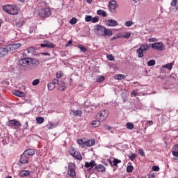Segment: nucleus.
<instances>
[{
	"mask_svg": "<svg viewBox=\"0 0 178 178\" xmlns=\"http://www.w3.org/2000/svg\"><path fill=\"white\" fill-rule=\"evenodd\" d=\"M8 126H16L17 127H22V124L16 120H10L8 121Z\"/></svg>",
	"mask_w": 178,
	"mask_h": 178,
	"instance_id": "13",
	"label": "nucleus"
},
{
	"mask_svg": "<svg viewBox=\"0 0 178 178\" xmlns=\"http://www.w3.org/2000/svg\"><path fill=\"white\" fill-rule=\"evenodd\" d=\"M44 42H46L47 48H55V44L48 40H44Z\"/></svg>",
	"mask_w": 178,
	"mask_h": 178,
	"instance_id": "27",
	"label": "nucleus"
},
{
	"mask_svg": "<svg viewBox=\"0 0 178 178\" xmlns=\"http://www.w3.org/2000/svg\"><path fill=\"white\" fill-rule=\"evenodd\" d=\"M20 47H22V44L14 43V44H9L8 46V51H15L16 49H18V48H20Z\"/></svg>",
	"mask_w": 178,
	"mask_h": 178,
	"instance_id": "10",
	"label": "nucleus"
},
{
	"mask_svg": "<svg viewBox=\"0 0 178 178\" xmlns=\"http://www.w3.org/2000/svg\"><path fill=\"white\" fill-rule=\"evenodd\" d=\"M72 42H73V41L69 40V42L65 44V47H70V45H72Z\"/></svg>",
	"mask_w": 178,
	"mask_h": 178,
	"instance_id": "59",
	"label": "nucleus"
},
{
	"mask_svg": "<svg viewBox=\"0 0 178 178\" xmlns=\"http://www.w3.org/2000/svg\"><path fill=\"white\" fill-rule=\"evenodd\" d=\"M164 68L168 69V70H172L173 67V64L172 63H168L165 65L163 66Z\"/></svg>",
	"mask_w": 178,
	"mask_h": 178,
	"instance_id": "39",
	"label": "nucleus"
},
{
	"mask_svg": "<svg viewBox=\"0 0 178 178\" xmlns=\"http://www.w3.org/2000/svg\"><path fill=\"white\" fill-rule=\"evenodd\" d=\"M149 41L150 42H155V41H156V38H150V39H149Z\"/></svg>",
	"mask_w": 178,
	"mask_h": 178,
	"instance_id": "61",
	"label": "nucleus"
},
{
	"mask_svg": "<svg viewBox=\"0 0 178 178\" xmlns=\"http://www.w3.org/2000/svg\"><path fill=\"white\" fill-rule=\"evenodd\" d=\"M66 90V83L63 81H60L58 83V91H65Z\"/></svg>",
	"mask_w": 178,
	"mask_h": 178,
	"instance_id": "14",
	"label": "nucleus"
},
{
	"mask_svg": "<svg viewBox=\"0 0 178 178\" xmlns=\"http://www.w3.org/2000/svg\"><path fill=\"white\" fill-rule=\"evenodd\" d=\"M138 153L141 156H145V152H144V150L143 149H138Z\"/></svg>",
	"mask_w": 178,
	"mask_h": 178,
	"instance_id": "50",
	"label": "nucleus"
},
{
	"mask_svg": "<svg viewBox=\"0 0 178 178\" xmlns=\"http://www.w3.org/2000/svg\"><path fill=\"white\" fill-rule=\"evenodd\" d=\"M77 48H79L81 52L86 53L87 51V48L82 44H79Z\"/></svg>",
	"mask_w": 178,
	"mask_h": 178,
	"instance_id": "31",
	"label": "nucleus"
},
{
	"mask_svg": "<svg viewBox=\"0 0 178 178\" xmlns=\"http://www.w3.org/2000/svg\"><path fill=\"white\" fill-rule=\"evenodd\" d=\"M19 163H22V165L29 163V157L26 154H24V153H23L20 156Z\"/></svg>",
	"mask_w": 178,
	"mask_h": 178,
	"instance_id": "11",
	"label": "nucleus"
},
{
	"mask_svg": "<svg viewBox=\"0 0 178 178\" xmlns=\"http://www.w3.org/2000/svg\"><path fill=\"white\" fill-rule=\"evenodd\" d=\"M29 175H30V171L29 170H22L19 174L20 177H27V176H29Z\"/></svg>",
	"mask_w": 178,
	"mask_h": 178,
	"instance_id": "23",
	"label": "nucleus"
},
{
	"mask_svg": "<svg viewBox=\"0 0 178 178\" xmlns=\"http://www.w3.org/2000/svg\"><path fill=\"white\" fill-rule=\"evenodd\" d=\"M104 80H105V77H104V76H100L97 79V82L101 83V82L104 81Z\"/></svg>",
	"mask_w": 178,
	"mask_h": 178,
	"instance_id": "45",
	"label": "nucleus"
},
{
	"mask_svg": "<svg viewBox=\"0 0 178 178\" xmlns=\"http://www.w3.org/2000/svg\"><path fill=\"white\" fill-rule=\"evenodd\" d=\"M133 170H134V167H133V165H128L127 167V173H131V172H133Z\"/></svg>",
	"mask_w": 178,
	"mask_h": 178,
	"instance_id": "36",
	"label": "nucleus"
},
{
	"mask_svg": "<svg viewBox=\"0 0 178 178\" xmlns=\"http://www.w3.org/2000/svg\"><path fill=\"white\" fill-rule=\"evenodd\" d=\"M3 10L6 12V13H8V15H12L15 16L16 15H19V13L20 12V8H19V7H17V6L15 4H7L3 6Z\"/></svg>",
	"mask_w": 178,
	"mask_h": 178,
	"instance_id": "2",
	"label": "nucleus"
},
{
	"mask_svg": "<svg viewBox=\"0 0 178 178\" xmlns=\"http://www.w3.org/2000/svg\"><path fill=\"white\" fill-rule=\"evenodd\" d=\"M126 127L129 130H133L134 129V124L133 123H131V122H127L126 124Z\"/></svg>",
	"mask_w": 178,
	"mask_h": 178,
	"instance_id": "30",
	"label": "nucleus"
},
{
	"mask_svg": "<svg viewBox=\"0 0 178 178\" xmlns=\"http://www.w3.org/2000/svg\"><path fill=\"white\" fill-rule=\"evenodd\" d=\"M27 54H33L34 53V47H31L26 49Z\"/></svg>",
	"mask_w": 178,
	"mask_h": 178,
	"instance_id": "40",
	"label": "nucleus"
},
{
	"mask_svg": "<svg viewBox=\"0 0 178 178\" xmlns=\"http://www.w3.org/2000/svg\"><path fill=\"white\" fill-rule=\"evenodd\" d=\"M137 95H138V91H137V90H133L131 92V97H137Z\"/></svg>",
	"mask_w": 178,
	"mask_h": 178,
	"instance_id": "44",
	"label": "nucleus"
},
{
	"mask_svg": "<svg viewBox=\"0 0 178 178\" xmlns=\"http://www.w3.org/2000/svg\"><path fill=\"white\" fill-rule=\"evenodd\" d=\"M101 124V121L99 120H94L92 122V126L95 127H98Z\"/></svg>",
	"mask_w": 178,
	"mask_h": 178,
	"instance_id": "29",
	"label": "nucleus"
},
{
	"mask_svg": "<svg viewBox=\"0 0 178 178\" xmlns=\"http://www.w3.org/2000/svg\"><path fill=\"white\" fill-rule=\"evenodd\" d=\"M106 24L109 27H115L116 26H119V23H118V22H116L115 20H113V19H108L106 22Z\"/></svg>",
	"mask_w": 178,
	"mask_h": 178,
	"instance_id": "15",
	"label": "nucleus"
},
{
	"mask_svg": "<svg viewBox=\"0 0 178 178\" xmlns=\"http://www.w3.org/2000/svg\"><path fill=\"white\" fill-rule=\"evenodd\" d=\"M55 85L52 83V82L47 84V88L49 90V91H52L55 88Z\"/></svg>",
	"mask_w": 178,
	"mask_h": 178,
	"instance_id": "33",
	"label": "nucleus"
},
{
	"mask_svg": "<svg viewBox=\"0 0 178 178\" xmlns=\"http://www.w3.org/2000/svg\"><path fill=\"white\" fill-rule=\"evenodd\" d=\"M152 170L154 172H159V167L156 166V165H154L152 167Z\"/></svg>",
	"mask_w": 178,
	"mask_h": 178,
	"instance_id": "53",
	"label": "nucleus"
},
{
	"mask_svg": "<svg viewBox=\"0 0 178 178\" xmlns=\"http://www.w3.org/2000/svg\"><path fill=\"white\" fill-rule=\"evenodd\" d=\"M131 35V33L127 32L125 35H124V38H130V36Z\"/></svg>",
	"mask_w": 178,
	"mask_h": 178,
	"instance_id": "52",
	"label": "nucleus"
},
{
	"mask_svg": "<svg viewBox=\"0 0 178 178\" xmlns=\"http://www.w3.org/2000/svg\"><path fill=\"white\" fill-rule=\"evenodd\" d=\"M155 63H156L155 60H149L147 62V65H149V66H154L155 65Z\"/></svg>",
	"mask_w": 178,
	"mask_h": 178,
	"instance_id": "42",
	"label": "nucleus"
},
{
	"mask_svg": "<svg viewBox=\"0 0 178 178\" xmlns=\"http://www.w3.org/2000/svg\"><path fill=\"white\" fill-rule=\"evenodd\" d=\"M117 38H124V35H123L122 33H118L117 35Z\"/></svg>",
	"mask_w": 178,
	"mask_h": 178,
	"instance_id": "57",
	"label": "nucleus"
},
{
	"mask_svg": "<svg viewBox=\"0 0 178 178\" xmlns=\"http://www.w3.org/2000/svg\"><path fill=\"white\" fill-rule=\"evenodd\" d=\"M51 15V8H49V7L42 8L39 11V15L40 17H49Z\"/></svg>",
	"mask_w": 178,
	"mask_h": 178,
	"instance_id": "7",
	"label": "nucleus"
},
{
	"mask_svg": "<svg viewBox=\"0 0 178 178\" xmlns=\"http://www.w3.org/2000/svg\"><path fill=\"white\" fill-rule=\"evenodd\" d=\"M56 79H60L61 77H63V74L60 71L58 72L56 74Z\"/></svg>",
	"mask_w": 178,
	"mask_h": 178,
	"instance_id": "46",
	"label": "nucleus"
},
{
	"mask_svg": "<svg viewBox=\"0 0 178 178\" xmlns=\"http://www.w3.org/2000/svg\"><path fill=\"white\" fill-rule=\"evenodd\" d=\"M13 95L19 97H26V93L24 92H20L19 90H14Z\"/></svg>",
	"mask_w": 178,
	"mask_h": 178,
	"instance_id": "21",
	"label": "nucleus"
},
{
	"mask_svg": "<svg viewBox=\"0 0 178 178\" xmlns=\"http://www.w3.org/2000/svg\"><path fill=\"white\" fill-rule=\"evenodd\" d=\"M149 48H151V46L148 44H141L138 49L136 50L138 58H143L144 56V52L148 51Z\"/></svg>",
	"mask_w": 178,
	"mask_h": 178,
	"instance_id": "3",
	"label": "nucleus"
},
{
	"mask_svg": "<svg viewBox=\"0 0 178 178\" xmlns=\"http://www.w3.org/2000/svg\"><path fill=\"white\" fill-rule=\"evenodd\" d=\"M107 59L108 60H115V57L112 54H110L107 56Z\"/></svg>",
	"mask_w": 178,
	"mask_h": 178,
	"instance_id": "51",
	"label": "nucleus"
},
{
	"mask_svg": "<svg viewBox=\"0 0 178 178\" xmlns=\"http://www.w3.org/2000/svg\"><path fill=\"white\" fill-rule=\"evenodd\" d=\"M111 126H106V130H111Z\"/></svg>",
	"mask_w": 178,
	"mask_h": 178,
	"instance_id": "64",
	"label": "nucleus"
},
{
	"mask_svg": "<svg viewBox=\"0 0 178 178\" xmlns=\"http://www.w3.org/2000/svg\"><path fill=\"white\" fill-rule=\"evenodd\" d=\"M77 143L79 145H82V147H84L86 142L83 141V139H79L77 140Z\"/></svg>",
	"mask_w": 178,
	"mask_h": 178,
	"instance_id": "48",
	"label": "nucleus"
},
{
	"mask_svg": "<svg viewBox=\"0 0 178 178\" xmlns=\"http://www.w3.org/2000/svg\"><path fill=\"white\" fill-rule=\"evenodd\" d=\"M44 121V118L42 117H38L36 118V122L38 124H42V122Z\"/></svg>",
	"mask_w": 178,
	"mask_h": 178,
	"instance_id": "34",
	"label": "nucleus"
},
{
	"mask_svg": "<svg viewBox=\"0 0 178 178\" xmlns=\"http://www.w3.org/2000/svg\"><path fill=\"white\" fill-rule=\"evenodd\" d=\"M70 113L72 116H81V115H82L81 111H80L79 110H71Z\"/></svg>",
	"mask_w": 178,
	"mask_h": 178,
	"instance_id": "22",
	"label": "nucleus"
},
{
	"mask_svg": "<svg viewBox=\"0 0 178 178\" xmlns=\"http://www.w3.org/2000/svg\"><path fill=\"white\" fill-rule=\"evenodd\" d=\"M98 22H99V17H92V23H98Z\"/></svg>",
	"mask_w": 178,
	"mask_h": 178,
	"instance_id": "41",
	"label": "nucleus"
},
{
	"mask_svg": "<svg viewBox=\"0 0 178 178\" xmlns=\"http://www.w3.org/2000/svg\"><path fill=\"white\" fill-rule=\"evenodd\" d=\"M172 154L173 156H175V158H178V145H175L172 147Z\"/></svg>",
	"mask_w": 178,
	"mask_h": 178,
	"instance_id": "18",
	"label": "nucleus"
},
{
	"mask_svg": "<svg viewBox=\"0 0 178 178\" xmlns=\"http://www.w3.org/2000/svg\"><path fill=\"white\" fill-rule=\"evenodd\" d=\"M40 84V79H35L32 82V86H38Z\"/></svg>",
	"mask_w": 178,
	"mask_h": 178,
	"instance_id": "47",
	"label": "nucleus"
},
{
	"mask_svg": "<svg viewBox=\"0 0 178 178\" xmlns=\"http://www.w3.org/2000/svg\"><path fill=\"white\" fill-rule=\"evenodd\" d=\"M52 84L55 86V84H59V81L58 79H54L51 82Z\"/></svg>",
	"mask_w": 178,
	"mask_h": 178,
	"instance_id": "55",
	"label": "nucleus"
},
{
	"mask_svg": "<svg viewBox=\"0 0 178 178\" xmlns=\"http://www.w3.org/2000/svg\"><path fill=\"white\" fill-rule=\"evenodd\" d=\"M97 163H95V161H92L90 162H86L85 163V168L87 169H92L94 166H95Z\"/></svg>",
	"mask_w": 178,
	"mask_h": 178,
	"instance_id": "16",
	"label": "nucleus"
},
{
	"mask_svg": "<svg viewBox=\"0 0 178 178\" xmlns=\"http://www.w3.org/2000/svg\"><path fill=\"white\" fill-rule=\"evenodd\" d=\"M97 15H99V16H102L103 17H106L107 16L106 12L102 10H97Z\"/></svg>",
	"mask_w": 178,
	"mask_h": 178,
	"instance_id": "28",
	"label": "nucleus"
},
{
	"mask_svg": "<svg viewBox=\"0 0 178 178\" xmlns=\"http://www.w3.org/2000/svg\"><path fill=\"white\" fill-rule=\"evenodd\" d=\"M95 33L99 37H105V35L111 37L113 35V32H112L111 29H108L105 26L99 24L95 26Z\"/></svg>",
	"mask_w": 178,
	"mask_h": 178,
	"instance_id": "1",
	"label": "nucleus"
},
{
	"mask_svg": "<svg viewBox=\"0 0 178 178\" xmlns=\"http://www.w3.org/2000/svg\"><path fill=\"white\" fill-rule=\"evenodd\" d=\"M92 17L91 15H86L85 17V21L88 23L90 22H92Z\"/></svg>",
	"mask_w": 178,
	"mask_h": 178,
	"instance_id": "38",
	"label": "nucleus"
},
{
	"mask_svg": "<svg viewBox=\"0 0 178 178\" xmlns=\"http://www.w3.org/2000/svg\"><path fill=\"white\" fill-rule=\"evenodd\" d=\"M152 48L153 49H156V51H165V44L162 42H156L151 44Z\"/></svg>",
	"mask_w": 178,
	"mask_h": 178,
	"instance_id": "9",
	"label": "nucleus"
},
{
	"mask_svg": "<svg viewBox=\"0 0 178 178\" xmlns=\"http://www.w3.org/2000/svg\"><path fill=\"white\" fill-rule=\"evenodd\" d=\"M141 178H155V176H154L153 175H149L147 177H142Z\"/></svg>",
	"mask_w": 178,
	"mask_h": 178,
	"instance_id": "58",
	"label": "nucleus"
},
{
	"mask_svg": "<svg viewBox=\"0 0 178 178\" xmlns=\"http://www.w3.org/2000/svg\"><path fill=\"white\" fill-rule=\"evenodd\" d=\"M177 4V0H172V1L171 3V6H176Z\"/></svg>",
	"mask_w": 178,
	"mask_h": 178,
	"instance_id": "56",
	"label": "nucleus"
},
{
	"mask_svg": "<svg viewBox=\"0 0 178 178\" xmlns=\"http://www.w3.org/2000/svg\"><path fill=\"white\" fill-rule=\"evenodd\" d=\"M154 124V122L152 121H148L146 124H145V127H148L149 126H152Z\"/></svg>",
	"mask_w": 178,
	"mask_h": 178,
	"instance_id": "54",
	"label": "nucleus"
},
{
	"mask_svg": "<svg viewBox=\"0 0 178 178\" xmlns=\"http://www.w3.org/2000/svg\"><path fill=\"white\" fill-rule=\"evenodd\" d=\"M115 80H124L126 76L123 74H116L114 76Z\"/></svg>",
	"mask_w": 178,
	"mask_h": 178,
	"instance_id": "26",
	"label": "nucleus"
},
{
	"mask_svg": "<svg viewBox=\"0 0 178 178\" xmlns=\"http://www.w3.org/2000/svg\"><path fill=\"white\" fill-rule=\"evenodd\" d=\"M42 55H44L45 56H50L49 53H41Z\"/></svg>",
	"mask_w": 178,
	"mask_h": 178,
	"instance_id": "62",
	"label": "nucleus"
},
{
	"mask_svg": "<svg viewBox=\"0 0 178 178\" xmlns=\"http://www.w3.org/2000/svg\"><path fill=\"white\" fill-rule=\"evenodd\" d=\"M40 47L42 48H46L47 47V43L44 42V43L40 44Z\"/></svg>",
	"mask_w": 178,
	"mask_h": 178,
	"instance_id": "60",
	"label": "nucleus"
},
{
	"mask_svg": "<svg viewBox=\"0 0 178 178\" xmlns=\"http://www.w3.org/2000/svg\"><path fill=\"white\" fill-rule=\"evenodd\" d=\"M95 169L97 170V172H101L102 173L105 172V170H106L105 166H104L102 164H99L95 168Z\"/></svg>",
	"mask_w": 178,
	"mask_h": 178,
	"instance_id": "19",
	"label": "nucleus"
},
{
	"mask_svg": "<svg viewBox=\"0 0 178 178\" xmlns=\"http://www.w3.org/2000/svg\"><path fill=\"white\" fill-rule=\"evenodd\" d=\"M24 155L29 156H33L35 154V151L34 149H26L24 152Z\"/></svg>",
	"mask_w": 178,
	"mask_h": 178,
	"instance_id": "20",
	"label": "nucleus"
},
{
	"mask_svg": "<svg viewBox=\"0 0 178 178\" xmlns=\"http://www.w3.org/2000/svg\"><path fill=\"white\" fill-rule=\"evenodd\" d=\"M2 143H3V144H8V140L3 139V140H2Z\"/></svg>",
	"mask_w": 178,
	"mask_h": 178,
	"instance_id": "63",
	"label": "nucleus"
},
{
	"mask_svg": "<svg viewBox=\"0 0 178 178\" xmlns=\"http://www.w3.org/2000/svg\"><path fill=\"white\" fill-rule=\"evenodd\" d=\"M133 24H134V22H133L131 20H128V21L125 22L126 27H131V26H133Z\"/></svg>",
	"mask_w": 178,
	"mask_h": 178,
	"instance_id": "35",
	"label": "nucleus"
},
{
	"mask_svg": "<svg viewBox=\"0 0 178 178\" xmlns=\"http://www.w3.org/2000/svg\"><path fill=\"white\" fill-rule=\"evenodd\" d=\"M9 54V49L6 47H0V58H3Z\"/></svg>",
	"mask_w": 178,
	"mask_h": 178,
	"instance_id": "12",
	"label": "nucleus"
},
{
	"mask_svg": "<svg viewBox=\"0 0 178 178\" xmlns=\"http://www.w3.org/2000/svg\"><path fill=\"white\" fill-rule=\"evenodd\" d=\"M19 66L24 67L25 70H29V67L30 66V58H25L19 60L18 61Z\"/></svg>",
	"mask_w": 178,
	"mask_h": 178,
	"instance_id": "5",
	"label": "nucleus"
},
{
	"mask_svg": "<svg viewBox=\"0 0 178 178\" xmlns=\"http://www.w3.org/2000/svg\"><path fill=\"white\" fill-rule=\"evenodd\" d=\"M69 152L73 158L75 159H77L78 161H81L83 159V156H81V154L80 152L77 150L74 149V147H70L69 149Z\"/></svg>",
	"mask_w": 178,
	"mask_h": 178,
	"instance_id": "6",
	"label": "nucleus"
},
{
	"mask_svg": "<svg viewBox=\"0 0 178 178\" xmlns=\"http://www.w3.org/2000/svg\"><path fill=\"white\" fill-rule=\"evenodd\" d=\"M108 116H109V111L108 110L101 111L97 115V118L100 122H105L108 119Z\"/></svg>",
	"mask_w": 178,
	"mask_h": 178,
	"instance_id": "4",
	"label": "nucleus"
},
{
	"mask_svg": "<svg viewBox=\"0 0 178 178\" xmlns=\"http://www.w3.org/2000/svg\"><path fill=\"white\" fill-rule=\"evenodd\" d=\"M70 23L71 24H76V23H77V18L76 17H73L70 20Z\"/></svg>",
	"mask_w": 178,
	"mask_h": 178,
	"instance_id": "43",
	"label": "nucleus"
},
{
	"mask_svg": "<svg viewBox=\"0 0 178 178\" xmlns=\"http://www.w3.org/2000/svg\"><path fill=\"white\" fill-rule=\"evenodd\" d=\"M56 126H58V123L51 122L49 125H47V127H48L49 130H51L52 129H55V127H56Z\"/></svg>",
	"mask_w": 178,
	"mask_h": 178,
	"instance_id": "32",
	"label": "nucleus"
},
{
	"mask_svg": "<svg viewBox=\"0 0 178 178\" xmlns=\"http://www.w3.org/2000/svg\"><path fill=\"white\" fill-rule=\"evenodd\" d=\"M137 155L136 154H131V156H129L130 161H134L136 159Z\"/></svg>",
	"mask_w": 178,
	"mask_h": 178,
	"instance_id": "49",
	"label": "nucleus"
},
{
	"mask_svg": "<svg viewBox=\"0 0 178 178\" xmlns=\"http://www.w3.org/2000/svg\"><path fill=\"white\" fill-rule=\"evenodd\" d=\"M33 65V66H38V65H40V63L38 62V60L34 58H29V65Z\"/></svg>",
	"mask_w": 178,
	"mask_h": 178,
	"instance_id": "24",
	"label": "nucleus"
},
{
	"mask_svg": "<svg viewBox=\"0 0 178 178\" xmlns=\"http://www.w3.org/2000/svg\"><path fill=\"white\" fill-rule=\"evenodd\" d=\"M113 166H118V163H121L122 161L118 159H114L113 161Z\"/></svg>",
	"mask_w": 178,
	"mask_h": 178,
	"instance_id": "37",
	"label": "nucleus"
},
{
	"mask_svg": "<svg viewBox=\"0 0 178 178\" xmlns=\"http://www.w3.org/2000/svg\"><path fill=\"white\" fill-rule=\"evenodd\" d=\"M118 8V1L111 0L108 3V9L111 13H116V8Z\"/></svg>",
	"mask_w": 178,
	"mask_h": 178,
	"instance_id": "8",
	"label": "nucleus"
},
{
	"mask_svg": "<svg viewBox=\"0 0 178 178\" xmlns=\"http://www.w3.org/2000/svg\"><path fill=\"white\" fill-rule=\"evenodd\" d=\"M95 144V140L94 139L85 141V145H86V147H92V145Z\"/></svg>",
	"mask_w": 178,
	"mask_h": 178,
	"instance_id": "25",
	"label": "nucleus"
},
{
	"mask_svg": "<svg viewBox=\"0 0 178 178\" xmlns=\"http://www.w3.org/2000/svg\"><path fill=\"white\" fill-rule=\"evenodd\" d=\"M69 175L72 178H76V171H74V168H73L72 166H69Z\"/></svg>",
	"mask_w": 178,
	"mask_h": 178,
	"instance_id": "17",
	"label": "nucleus"
}]
</instances>
